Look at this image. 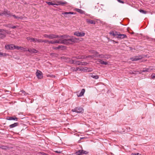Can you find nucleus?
Wrapping results in <instances>:
<instances>
[{"label":"nucleus","instance_id":"nucleus-1","mask_svg":"<svg viewBox=\"0 0 155 155\" xmlns=\"http://www.w3.org/2000/svg\"><path fill=\"white\" fill-rule=\"evenodd\" d=\"M70 37V36L67 35L59 36L57 38H61L58 40H56L54 41V43L64 44L66 45L72 44V43L75 42L77 40L76 38Z\"/></svg>","mask_w":155,"mask_h":155},{"label":"nucleus","instance_id":"nucleus-2","mask_svg":"<svg viewBox=\"0 0 155 155\" xmlns=\"http://www.w3.org/2000/svg\"><path fill=\"white\" fill-rule=\"evenodd\" d=\"M73 112H76L78 113H83L84 111V110L82 107H76L71 110Z\"/></svg>","mask_w":155,"mask_h":155},{"label":"nucleus","instance_id":"nucleus-3","mask_svg":"<svg viewBox=\"0 0 155 155\" xmlns=\"http://www.w3.org/2000/svg\"><path fill=\"white\" fill-rule=\"evenodd\" d=\"M43 36L45 38H49L50 39L57 38L59 37V36L54 34H51L49 35L44 34Z\"/></svg>","mask_w":155,"mask_h":155},{"label":"nucleus","instance_id":"nucleus-4","mask_svg":"<svg viewBox=\"0 0 155 155\" xmlns=\"http://www.w3.org/2000/svg\"><path fill=\"white\" fill-rule=\"evenodd\" d=\"M7 31L0 29V38H3L6 37V34Z\"/></svg>","mask_w":155,"mask_h":155},{"label":"nucleus","instance_id":"nucleus-5","mask_svg":"<svg viewBox=\"0 0 155 155\" xmlns=\"http://www.w3.org/2000/svg\"><path fill=\"white\" fill-rule=\"evenodd\" d=\"M74 35L78 37H83L84 36L85 34L82 32H76L74 33Z\"/></svg>","mask_w":155,"mask_h":155},{"label":"nucleus","instance_id":"nucleus-6","mask_svg":"<svg viewBox=\"0 0 155 155\" xmlns=\"http://www.w3.org/2000/svg\"><path fill=\"white\" fill-rule=\"evenodd\" d=\"M91 53L94 54L92 55H89L88 57L94 58V57H97V54H98V53L97 51L94 50H92L91 51Z\"/></svg>","mask_w":155,"mask_h":155},{"label":"nucleus","instance_id":"nucleus-7","mask_svg":"<svg viewBox=\"0 0 155 155\" xmlns=\"http://www.w3.org/2000/svg\"><path fill=\"white\" fill-rule=\"evenodd\" d=\"M142 57L139 55L138 56H135L134 58H130V59L132 61H137L141 59L142 58Z\"/></svg>","mask_w":155,"mask_h":155},{"label":"nucleus","instance_id":"nucleus-8","mask_svg":"<svg viewBox=\"0 0 155 155\" xmlns=\"http://www.w3.org/2000/svg\"><path fill=\"white\" fill-rule=\"evenodd\" d=\"M5 48L7 50H14V45L12 44L7 45L5 46Z\"/></svg>","mask_w":155,"mask_h":155},{"label":"nucleus","instance_id":"nucleus-9","mask_svg":"<svg viewBox=\"0 0 155 155\" xmlns=\"http://www.w3.org/2000/svg\"><path fill=\"white\" fill-rule=\"evenodd\" d=\"M69 62L71 64H76L78 65H80L79 64L81 63V61H77L75 60H70V59H69Z\"/></svg>","mask_w":155,"mask_h":155},{"label":"nucleus","instance_id":"nucleus-10","mask_svg":"<svg viewBox=\"0 0 155 155\" xmlns=\"http://www.w3.org/2000/svg\"><path fill=\"white\" fill-rule=\"evenodd\" d=\"M62 14L64 15L65 17H69L70 16V15L74 14V12H69L63 13Z\"/></svg>","mask_w":155,"mask_h":155},{"label":"nucleus","instance_id":"nucleus-11","mask_svg":"<svg viewBox=\"0 0 155 155\" xmlns=\"http://www.w3.org/2000/svg\"><path fill=\"white\" fill-rule=\"evenodd\" d=\"M28 51H29L31 54L36 53L38 52V51L34 48H29L28 50Z\"/></svg>","mask_w":155,"mask_h":155},{"label":"nucleus","instance_id":"nucleus-12","mask_svg":"<svg viewBox=\"0 0 155 155\" xmlns=\"http://www.w3.org/2000/svg\"><path fill=\"white\" fill-rule=\"evenodd\" d=\"M7 119L10 120H14L15 121H17L18 118L14 116L13 117H7Z\"/></svg>","mask_w":155,"mask_h":155},{"label":"nucleus","instance_id":"nucleus-13","mask_svg":"<svg viewBox=\"0 0 155 155\" xmlns=\"http://www.w3.org/2000/svg\"><path fill=\"white\" fill-rule=\"evenodd\" d=\"M116 38H119L121 39L126 38H127V36L125 34H119L118 36H117Z\"/></svg>","mask_w":155,"mask_h":155},{"label":"nucleus","instance_id":"nucleus-14","mask_svg":"<svg viewBox=\"0 0 155 155\" xmlns=\"http://www.w3.org/2000/svg\"><path fill=\"white\" fill-rule=\"evenodd\" d=\"M2 14L8 16L11 15L10 12L6 10H5L2 13Z\"/></svg>","mask_w":155,"mask_h":155},{"label":"nucleus","instance_id":"nucleus-15","mask_svg":"<svg viewBox=\"0 0 155 155\" xmlns=\"http://www.w3.org/2000/svg\"><path fill=\"white\" fill-rule=\"evenodd\" d=\"M85 91V90L84 89H82L79 94H77V95L78 97H80L84 95Z\"/></svg>","mask_w":155,"mask_h":155},{"label":"nucleus","instance_id":"nucleus-16","mask_svg":"<svg viewBox=\"0 0 155 155\" xmlns=\"http://www.w3.org/2000/svg\"><path fill=\"white\" fill-rule=\"evenodd\" d=\"M41 73V72L40 71H39V72L37 71L36 73V76L38 78L41 79L42 77Z\"/></svg>","mask_w":155,"mask_h":155},{"label":"nucleus","instance_id":"nucleus-17","mask_svg":"<svg viewBox=\"0 0 155 155\" xmlns=\"http://www.w3.org/2000/svg\"><path fill=\"white\" fill-rule=\"evenodd\" d=\"M86 21L88 24H95V21L92 20H91L90 19H86Z\"/></svg>","mask_w":155,"mask_h":155},{"label":"nucleus","instance_id":"nucleus-18","mask_svg":"<svg viewBox=\"0 0 155 155\" xmlns=\"http://www.w3.org/2000/svg\"><path fill=\"white\" fill-rule=\"evenodd\" d=\"M110 34L116 37L117 36H118L120 33L119 32H110Z\"/></svg>","mask_w":155,"mask_h":155},{"label":"nucleus","instance_id":"nucleus-19","mask_svg":"<svg viewBox=\"0 0 155 155\" xmlns=\"http://www.w3.org/2000/svg\"><path fill=\"white\" fill-rule=\"evenodd\" d=\"M18 123H15L13 124L10 125L9 127L10 128H13L18 126Z\"/></svg>","mask_w":155,"mask_h":155},{"label":"nucleus","instance_id":"nucleus-20","mask_svg":"<svg viewBox=\"0 0 155 155\" xmlns=\"http://www.w3.org/2000/svg\"><path fill=\"white\" fill-rule=\"evenodd\" d=\"M58 3L60 4L61 5H68V2L65 1H59L58 2Z\"/></svg>","mask_w":155,"mask_h":155},{"label":"nucleus","instance_id":"nucleus-21","mask_svg":"<svg viewBox=\"0 0 155 155\" xmlns=\"http://www.w3.org/2000/svg\"><path fill=\"white\" fill-rule=\"evenodd\" d=\"M75 11L77 12L80 13L81 14H84V12L81 9H80L78 8H76L75 9Z\"/></svg>","mask_w":155,"mask_h":155},{"label":"nucleus","instance_id":"nucleus-22","mask_svg":"<svg viewBox=\"0 0 155 155\" xmlns=\"http://www.w3.org/2000/svg\"><path fill=\"white\" fill-rule=\"evenodd\" d=\"M152 69H150V68H143V70L141 71L142 72H149Z\"/></svg>","mask_w":155,"mask_h":155},{"label":"nucleus","instance_id":"nucleus-23","mask_svg":"<svg viewBox=\"0 0 155 155\" xmlns=\"http://www.w3.org/2000/svg\"><path fill=\"white\" fill-rule=\"evenodd\" d=\"M82 150H78L76 152L75 154L77 155H81L82 154Z\"/></svg>","mask_w":155,"mask_h":155},{"label":"nucleus","instance_id":"nucleus-24","mask_svg":"<svg viewBox=\"0 0 155 155\" xmlns=\"http://www.w3.org/2000/svg\"><path fill=\"white\" fill-rule=\"evenodd\" d=\"M91 77L95 79H98L99 77V76L97 75H94L92 74L91 75Z\"/></svg>","mask_w":155,"mask_h":155},{"label":"nucleus","instance_id":"nucleus-25","mask_svg":"<svg viewBox=\"0 0 155 155\" xmlns=\"http://www.w3.org/2000/svg\"><path fill=\"white\" fill-rule=\"evenodd\" d=\"M17 26H13L11 24L8 25V27L13 29H15L17 27Z\"/></svg>","mask_w":155,"mask_h":155},{"label":"nucleus","instance_id":"nucleus-26","mask_svg":"<svg viewBox=\"0 0 155 155\" xmlns=\"http://www.w3.org/2000/svg\"><path fill=\"white\" fill-rule=\"evenodd\" d=\"M85 70L84 68H81V67H79V68H77L75 71H84Z\"/></svg>","mask_w":155,"mask_h":155},{"label":"nucleus","instance_id":"nucleus-27","mask_svg":"<svg viewBox=\"0 0 155 155\" xmlns=\"http://www.w3.org/2000/svg\"><path fill=\"white\" fill-rule=\"evenodd\" d=\"M20 94L22 95H26L27 93H26V92L24 91L23 90L21 91H20Z\"/></svg>","mask_w":155,"mask_h":155},{"label":"nucleus","instance_id":"nucleus-28","mask_svg":"<svg viewBox=\"0 0 155 155\" xmlns=\"http://www.w3.org/2000/svg\"><path fill=\"white\" fill-rule=\"evenodd\" d=\"M37 40L38 38H32L31 41V42H34V43H35L37 42Z\"/></svg>","mask_w":155,"mask_h":155},{"label":"nucleus","instance_id":"nucleus-29","mask_svg":"<svg viewBox=\"0 0 155 155\" xmlns=\"http://www.w3.org/2000/svg\"><path fill=\"white\" fill-rule=\"evenodd\" d=\"M12 16L13 17L15 18H16V19H22V17H19L18 16H16L15 15H12Z\"/></svg>","mask_w":155,"mask_h":155},{"label":"nucleus","instance_id":"nucleus-30","mask_svg":"<svg viewBox=\"0 0 155 155\" xmlns=\"http://www.w3.org/2000/svg\"><path fill=\"white\" fill-rule=\"evenodd\" d=\"M0 148L4 150H6L8 148V147L6 146H2L0 147Z\"/></svg>","mask_w":155,"mask_h":155},{"label":"nucleus","instance_id":"nucleus-31","mask_svg":"<svg viewBox=\"0 0 155 155\" xmlns=\"http://www.w3.org/2000/svg\"><path fill=\"white\" fill-rule=\"evenodd\" d=\"M87 64V63L86 62H81L80 64H79L80 65H86Z\"/></svg>","mask_w":155,"mask_h":155},{"label":"nucleus","instance_id":"nucleus-32","mask_svg":"<svg viewBox=\"0 0 155 155\" xmlns=\"http://www.w3.org/2000/svg\"><path fill=\"white\" fill-rule=\"evenodd\" d=\"M82 150V154H87L88 153V152L87 151H85L83 150Z\"/></svg>","mask_w":155,"mask_h":155},{"label":"nucleus","instance_id":"nucleus-33","mask_svg":"<svg viewBox=\"0 0 155 155\" xmlns=\"http://www.w3.org/2000/svg\"><path fill=\"white\" fill-rule=\"evenodd\" d=\"M139 11L140 13H143V14H146L147 13L146 11H145L142 9H140L139 10Z\"/></svg>","mask_w":155,"mask_h":155},{"label":"nucleus","instance_id":"nucleus-34","mask_svg":"<svg viewBox=\"0 0 155 155\" xmlns=\"http://www.w3.org/2000/svg\"><path fill=\"white\" fill-rule=\"evenodd\" d=\"M102 62L101 63V64H104L105 65H107L108 64V63L106 61H105L102 60Z\"/></svg>","mask_w":155,"mask_h":155},{"label":"nucleus","instance_id":"nucleus-35","mask_svg":"<svg viewBox=\"0 0 155 155\" xmlns=\"http://www.w3.org/2000/svg\"><path fill=\"white\" fill-rule=\"evenodd\" d=\"M43 39H39L38 38L37 42L38 43H42L43 42Z\"/></svg>","mask_w":155,"mask_h":155},{"label":"nucleus","instance_id":"nucleus-36","mask_svg":"<svg viewBox=\"0 0 155 155\" xmlns=\"http://www.w3.org/2000/svg\"><path fill=\"white\" fill-rule=\"evenodd\" d=\"M6 56V54L5 53H3L0 52V57L2 56Z\"/></svg>","mask_w":155,"mask_h":155},{"label":"nucleus","instance_id":"nucleus-37","mask_svg":"<svg viewBox=\"0 0 155 155\" xmlns=\"http://www.w3.org/2000/svg\"><path fill=\"white\" fill-rule=\"evenodd\" d=\"M97 57H99V58H104V55L102 54H100V55H98L97 54Z\"/></svg>","mask_w":155,"mask_h":155},{"label":"nucleus","instance_id":"nucleus-38","mask_svg":"<svg viewBox=\"0 0 155 155\" xmlns=\"http://www.w3.org/2000/svg\"><path fill=\"white\" fill-rule=\"evenodd\" d=\"M20 46H15V45H14V49H17V50H19V48H20Z\"/></svg>","mask_w":155,"mask_h":155},{"label":"nucleus","instance_id":"nucleus-39","mask_svg":"<svg viewBox=\"0 0 155 155\" xmlns=\"http://www.w3.org/2000/svg\"><path fill=\"white\" fill-rule=\"evenodd\" d=\"M43 42H44L45 43H49V41L46 40V39H43Z\"/></svg>","mask_w":155,"mask_h":155},{"label":"nucleus","instance_id":"nucleus-40","mask_svg":"<svg viewBox=\"0 0 155 155\" xmlns=\"http://www.w3.org/2000/svg\"><path fill=\"white\" fill-rule=\"evenodd\" d=\"M58 48H59V49H63L64 48V46H62V45H60V46H58Z\"/></svg>","mask_w":155,"mask_h":155},{"label":"nucleus","instance_id":"nucleus-41","mask_svg":"<svg viewBox=\"0 0 155 155\" xmlns=\"http://www.w3.org/2000/svg\"><path fill=\"white\" fill-rule=\"evenodd\" d=\"M32 38L31 37H28L27 38V39L28 40L30 41L31 42V41Z\"/></svg>","mask_w":155,"mask_h":155},{"label":"nucleus","instance_id":"nucleus-42","mask_svg":"<svg viewBox=\"0 0 155 155\" xmlns=\"http://www.w3.org/2000/svg\"><path fill=\"white\" fill-rule=\"evenodd\" d=\"M48 44H54V41H49V43Z\"/></svg>","mask_w":155,"mask_h":155},{"label":"nucleus","instance_id":"nucleus-43","mask_svg":"<svg viewBox=\"0 0 155 155\" xmlns=\"http://www.w3.org/2000/svg\"><path fill=\"white\" fill-rule=\"evenodd\" d=\"M97 62L99 63H100L101 64V63L102 62L101 61H102V60L100 59H97Z\"/></svg>","mask_w":155,"mask_h":155},{"label":"nucleus","instance_id":"nucleus-44","mask_svg":"<svg viewBox=\"0 0 155 155\" xmlns=\"http://www.w3.org/2000/svg\"><path fill=\"white\" fill-rule=\"evenodd\" d=\"M151 77L152 78H155V74H153L151 75Z\"/></svg>","mask_w":155,"mask_h":155},{"label":"nucleus","instance_id":"nucleus-45","mask_svg":"<svg viewBox=\"0 0 155 155\" xmlns=\"http://www.w3.org/2000/svg\"><path fill=\"white\" fill-rule=\"evenodd\" d=\"M24 49V48L22 47H20V48H19V49L20 50H21V51H23V50Z\"/></svg>","mask_w":155,"mask_h":155},{"label":"nucleus","instance_id":"nucleus-46","mask_svg":"<svg viewBox=\"0 0 155 155\" xmlns=\"http://www.w3.org/2000/svg\"><path fill=\"white\" fill-rule=\"evenodd\" d=\"M118 1L120 3H122L123 4H124V2L123 1L120 0H118Z\"/></svg>","mask_w":155,"mask_h":155},{"label":"nucleus","instance_id":"nucleus-47","mask_svg":"<svg viewBox=\"0 0 155 155\" xmlns=\"http://www.w3.org/2000/svg\"><path fill=\"white\" fill-rule=\"evenodd\" d=\"M47 3L49 5H54V4L52 2H48Z\"/></svg>","mask_w":155,"mask_h":155},{"label":"nucleus","instance_id":"nucleus-48","mask_svg":"<svg viewBox=\"0 0 155 155\" xmlns=\"http://www.w3.org/2000/svg\"><path fill=\"white\" fill-rule=\"evenodd\" d=\"M139 153H132L131 154V155H139Z\"/></svg>","mask_w":155,"mask_h":155},{"label":"nucleus","instance_id":"nucleus-49","mask_svg":"<svg viewBox=\"0 0 155 155\" xmlns=\"http://www.w3.org/2000/svg\"><path fill=\"white\" fill-rule=\"evenodd\" d=\"M58 48V47H54V48H53V49H55V50L58 49L59 48Z\"/></svg>","mask_w":155,"mask_h":155},{"label":"nucleus","instance_id":"nucleus-50","mask_svg":"<svg viewBox=\"0 0 155 155\" xmlns=\"http://www.w3.org/2000/svg\"><path fill=\"white\" fill-rule=\"evenodd\" d=\"M28 49H27L26 48H24V49L23 50V51H28Z\"/></svg>","mask_w":155,"mask_h":155},{"label":"nucleus","instance_id":"nucleus-51","mask_svg":"<svg viewBox=\"0 0 155 155\" xmlns=\"http://www.w3.org/2000/svg\"><path fill=\"white\" fill-rule=\"evenodd\" d=\"M42 154L43 155H48V154H46V153H42Z\"/></svg>","mask_w":155,"mask_h":155},{"label":"nucleus","instance_id":"nucleus-52","mask_svg":"<svg viewBox=\"0 0 155 155\" xmlns=\"http://www.w3.org/2000/svg\"><path fill=\"white\" fill-rule=\"evenodd\" d=\"M50 77L52 78H55V76L54 75H50Z\"/></svg>","mask_w":155,"mask_h":155},{"label":"nucleus","instance_id":"nucleus-53","mask_svg":"<svg viewBox=\"0 0 155 155\" xmlns=\"http://www.w3.org/2000/svg\"><path fill=\"white\" fill-rule=\"evenodd\" d=\"M56 152L57 153H60V151L58 152V151H56Z\"/></svg>","mask_w":155,"mask_h":155},{"label":"nucleus","instance_id":"nucleus-54","mask_svg":"<svg viewBox=\"0 0 155 155\" xmlns=\"http://www.w3.org/2000/svg\"><path fill=\"white\" fill-rule=\"evenodd\" d=\"M2 15V13H0V15Z\"/></svg>","mask_w":155,"mask_h":155},{"label":"nucleus","instance_id":"nucleus-55","mask_svg":"<svg viewBox=\"0 0 155 155\" xmlns=\"http://www.w3.org/2000/svg\"><path fill=\"white\" fill-rule=\"evenodd\" d=\"M85 68H87V67H85Z\"/></svg>","mask_w":155,"mask_h":155},{"label":"nucleus","instance_id":"nucleus-56","mask_svg":"<svg viewBox=\"0 0 155 155\" xmlns=\"http://www.w3.org/2000/svg\"><path fill=\"white\" fill-rule=\"evenodd\" d=\"M154 40L155 41V39H154Z\"/></svg>","mask_w":155,"mask_h":155}]
</instances>
